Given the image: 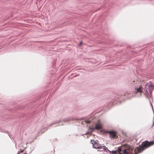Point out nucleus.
<instances>
[{"label":"nucleus","mask_w":154,"mask_h":154,"mask_svg":"<svg viewBox=\"0 0 154 154\" xmlns=\"http://www.w3.org/2000/svg\"><path fill=\"white\" fill-rule=\"evenodd\" d=\"M105 133H108L109 135V138L111 139L115 138L117 137V132L113 131H108L105 132Z\"/></svg>","instance_id":"7ed1b4c3"},{"label":"nucleus","mask_w":154,"mask_h":154,"mask_svg":"<svg viewBox=\"0 0 154 154\" xmlns=\"http://www.w3.org/2000/svg\"><path fill=\"white\" fill-rule=\"evenodd\" d=\"M123 153L124 154H129L128 152V151L127 149H125Z\"/></svg>","instance_id":"9b49d317"},{"label":"nucleus","mask_w":154,"mask_h":154,"mask_svg":"<svg viewBox=\"0 0 154 154\" xmlns=\"http://www.w3.org/2000/svg\"><path fill=\"white\" fill-rule=\"evenodd\" d=\"M116 150L117 151L118 153L119 154H120V152L122 151V149L120 147H118Z\"/></svg>","instance_id":"9d476101"},{"label":"nucleus","mask_w":154,"mask_h":154,"mask_svg":"<svg viewBox=\"0 0 154 154\" xmlns=\"http://www.w3.org/2000/svg\"><path fill=\"white\" fill-rule=\"evenodd\" d=\"M98 141L97 140L96 141L94 140L93 141L92 143V147L93 148L96 149H98L101 148L102 147L101 145L98 143Z\"/></svg>","instance_id":"20e7f679"},{"label":"nucleus","mask_w":154,"mask_h":154,"mask_svg":"<svg viewBox=\"0 0 154 154\" xmlns=\"http://www.w3.org/2000/svg\"><path fill=\"white\" fill-rule=\"evenodd\" d=\"M85 121V122L87 124L91 122V121L89 120H86Z\"/></svg>","instance_id":"ddd939ff"},{"label":"nucleus","mask_w":154,"mask_h":154,"mask_svg":"<svg viewBox=\"0 0 154 154\" xmlns=\"http://www.w3.org/2000/svg\"><path fill=\"white\" fill-rule=\"evenodd\" d=\"M108 151L109 153H110L112 154H114V152H113V151H111L110 150H109L108 149Z\"/></svg>","instance_id":"f8f14e48"},{"label":"nucleus","mask_w":154,"mask_h":154,"mask_svg":"<svg viewBox=\"0 0 154 154\" xmlns=\"http://www.w3.org/2000/svg\"><path fill=\"white\" fill-rule=\"evenodd\" d=\"M100 132H102V131H100Z\"/></svg>","instance_id":"4be33fe9"},{"label":"nucleus","mask_w":154,"mask_h":154,"mask_svg":"<svg viewBox=\"0 0 154 154\" xmlns=\"http://www.w3.org/2000/svg\"><path fill=\"white\" fill-rule=\"evenodd\" d=\"M90 134V132L88 131L85 134H84V135H87ZM82 136H83L84 134H82Z\"/></svg>","instance_id":"4468645a"},{"label":"nucleus","mask_w":154,"mask_h":154,"mask_svg":"<svg viewBox=\"0 0 154 154\" xmlns=\"http://www.w3.org/2000/svg\"><path fill=\"white\" fill-rule=\"evenodd\" d=\"M154 144V141H152L149 142L146 140L142 142L141 145L139 146V148H137V150L138 152H140L146 148H147Z\"/></svg>","instance_id":"f257e3e1"},{"label":"nucleus","mask_w":154,"mask_h":154,"mask_svg":"<svg viewBox=\"0 0 154 154\" xmlns=\"http://www.w3.org/2000/svg\"><path fill=\"white\" fill-rule=\"evenodd\" d=\"M8 136H9V137H10V138H11V135H10V134H8Z\"/></svg>","instance_id":"a211bd4d"},{"label":"nucleus","mask_w":154,"mask_h":154,"mask_svg":"<svg viewBox=\"0 0 154 154\" xmlns=\"http://www.w3.org/2000/svg\"><path fill=\"white\" fill-rule=\"evenodd\" d=\"M6 132L7 133L9 134V132H7V131H6Z\"/></svg>","instance_id":"aec40b11"},{"label":"nucleus","mask_w":154,"mask_h":154,"mask_svg":"<svg viewBox=\"0 0 154 154\" xmlns=\"http://www.w3.org/2000/svg\"><path fill=\"white\" fill-rule=\"evenodd\" d=\"M135 154H137V153H135Z\"/></svg>","instance_id":"5701e85b"},{"label":"nucleus","mask_w":154,"mask_h":154,"mask_svg":"<svg viewBox=\"0 0 154 154\" xmlns=\"http://www.w3.org/2000/svg\"><path fill=\"white\" fill-rule=\"evenodd\" d=\"M125 93H124V94H122V95H124V96H125Z\"/></svg>","instance_id":"6ab92c4d"},{"label":"nucleus","mask_w":154,"mask_h":154,"mask_svg":"<svg viewBox=\"0 0 154 154\" xmlns=\"http://www.w3.org/2000/svg\"><path fill=\"white\" fill-rule=\"evenodd\" d=\"M141 87L140 86L139 87V88L137 89V91L138 92H142V91L141 90Z\"/></svg>","instance_id":"1a4fd4ad"},{"label":"nucleus","mask_w":154,"mask_h":154,"mask_svg":"<svg viewBox=\"0 0 154 154\" xmlns=\"http://www.w3.org/2000/svg\"><path fill=\"white\" fill-rule=\"evenodd\" d=\"M64 121H69V119H64Z\"/></svg>","instance_id":"f3484780"},{"label":"nucleus","mask_w":154,"mask_h":154,"mask_svg":"<svg viewBox=\"0 0 154 154\" xmlns=\"http://www.w3.org/2000/svg\"><path fill=\"white\" fill-rule=\"evenodd\" d=\"M82 44V41H80L79 42V46H81Z\"/></svg>","instance_id":"2eb2a0df"},{"label":"nucleus","mask_w":154,"mask_h":154,"mask_svg":"<svg viewBox=\"0 0 154 154\" xmlns=\"http://www.w3.org/2000/svg\"><path fill=\"white\" fill-rule=\"evenodd\" d=\"M77 75H75V76H76Z\"/></svg>","instance_id":"412c9836"},{"label":"nucleus","mask_w":154,"mask_h":154,"mask_svg":"<svg viewBox=\"0 0 154 154\" xmlns=\"http://www.w3.org/2000/svg\"><path fill=\"white\" fill-rule=\"evenodd\" d=\"M61 121V120L60 119L59 120H56L55 122L51 123L49 125V126L50 127V126H51L52 125H54L56 124H57Z\"/></svg>","instance_id":"0eeeda50"},{"label":"nucleus","mask_w":154,"mask_h":154,"mask_svg":"<svg viewBox=\"0 0 154 154\" xmlns=\"http://www.w3.org/2000/svg\"><path fill=\"white\" fill-rule=\"evenodd\" d=\"M95 129V128H93L92 127H90V126H89V127L88 130H89L91 131V133H92V132H93L94 131Z\"/></svg>","instance_id":"6e6552de"},{"label":"nucleus","mask_w":154,"mask_h":154,"mask_svg":"<svg viewBox=\"0 0 154 154\" xmlns=\"http://www.w3.org/2000/svg\"><path fill=\"white\" fill-rule=\"evenodd\" d=\"M113 152H114V154H116L117 153H118L116 150L115 151H113Z\"/></svg>","instance_id":"dca6fc26"},{"label":"nucleus","mask_w":154,"mask_h":154,"mask_svg":"<svg viewBox=\"0 0 154 154\" xmlns=\"http://www.w3.org/2000/svg\"><path fill=\"white\" fill-rule=\"evenodd\" d=\"M153 86L152 84H146L145 85V90L146 92L145 94L147 98L150 97L152 96V91L153 89Z\"/></svg>","instance_id":"f03ea898"},{"label":"nucleus","mask_w":154,"mask_h":154,"mask_svg":"<svg viewBox=\"0 0 154 154\" xmlns=\"http://www.w3.org/2000/svg\"><path fill=\"white\" fill-rule=\"evenodd\" d=\"M95 129L99 130L102 129V127L101 125L100 124L97 123L95 125Z\"/></svg>","instance_id":"423d86ee"},{"label":"nucleus","mask_w":154,"mask_h":154,"mask_svg":"<svg viewBox=\"0 0 154 154\" xmlns=\"http://www.w3.org/2000/svg\"><path fill=\"white\" fill-rule=\"evenodd\" d=\"M102 147L101 148H99L100 149V151H104L105 152H107L108 150V149L107 147H105V146H102Z\"/></svg>","instance_id":"39448f33"}]
</instances>
